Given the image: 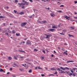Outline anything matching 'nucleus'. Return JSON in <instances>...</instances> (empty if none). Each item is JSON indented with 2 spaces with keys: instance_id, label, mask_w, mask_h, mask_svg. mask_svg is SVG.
Instances as JSON below:
<instances>
[{
  "instance_id": "obj_1",
  "label": "nucleus",
  "mask_w": 77,
  "mask_h": 77,
  "mask_svg": "<svg viewBox=\"0 0 77 77\" xmlns=\"http://www.w3.org/2000/svg\"><path fill=\"white\" fill-rule=\"evenodd\" d=\"M45 36H46V38H48V39H50V37L52 35L49 33H48V34H45Z\"/></svg>"
},
{
  "instance_id": "obj_2",
  "label": "nucleus",
  "mask_w": 77,
  "mask_h": 77,
  "mask_svg": "<svg viewBox=\"0 0 77 77\" xmlns=\"http://www.w3.org/2000/svg\"><path fill=\"white\" fill-rule=\"evenodd\" d=\"M60 69H62L63 70H65V69H68V70H69V69L67 67L63 68L62 67H60Z\"/></svg>"
},
{
  "instance_id": "obj_3",
  "label": "nucleus",
  "mask_w": 77,
  "mask_h": 77,
  "mask_svg": "<svg viewBox=\"0 0 77 77\" xmlns=\"http://www.w3.org/2000/svg\"><path fill=\"white\" fill-rule=\"evenodd\" d=\"M26 44L28 45H31V44H32V43H31V42H30V40H28L27 41Z\"/></svg>"
},
{
  "instance_id": "obj_4",
  "label": "nucleus",
  "mask_w": 77,
  "mask_h": 77,
  "mask_svg": "<svg viewBox=\"0 0 77 77\" xmlns=\"http://www.w3.org/2000/svg\"><path fill=\"white\" fill-rule=\"evenodd\" d=\"M25 25H26V22H24V23H23L21 24V27H24Z\"/></svg>"
},
{
  "instance_id": "obj_5",
  "label": "nucleus",
  "mask_w": 77,
  "mask_h": 77,
  "mask_svg": "<svg viewBox=\"0 0 77 77\" xmlns=\"http://www.w3.org/2000/svg\"><path fill=\"white\" fill-rule=\"evenodd\" d=\"M18 4L20 5L19 7H21V6H24L25 5V4H23V3H18Z\"/></svg>"
},
{
  "instance_id": "obj_6",
  "label": "nucleus",
  "mask_w": 77,
  "mask_h": 77,
  "mask_svg": "<svg viewBox=\"0 0 77 77\" xmlns=\"http://www.w3.org/2000/svg\"><path fill=\"white\" fill-rule=\"evenodd\" d=\"M22 2H23V3H25L27 5H28V4H29L28 2L24 1V0H23Z\"/></svg>"
},
{
  "instance_id": "obj_7",
  "label": "nucleus",
  "mask_w": 77,
  "mask_h": 77,
  "mask_svg": "<svg viewBox=\"0 0 77 77\" xmlns=\"http://www.w3.org/2000/svg\"><path fill=\"white\" fill-rule=\"evenodd\" d=\"M64 17L65 18H66L67 20H69L68 19V18H70V17H68V16H65Z\"/></svg>"
},
{
  "instance_id": "obj_8",
  "label": "nucleus",
  "mask_w": 77,
  "mask_h": 77,
  "mask_svg": "<svg viewBox=\"0 0 77 77\" xmlns=\"http://www.w3.org/2000/svg\"><path fill=\"white\" fill-rule=\"evenodd\" d=\"M39 23H47V21L45 20H44V21L39 22Z\"/></svg>"
},
{
  "instance_id": "obj_9",
  "label": "nucleus",
  "mask_w": 77,
  "mask_h": 77,
  "mask_svg": "<svg viewBox=\"0 0 77 77\" xmlns=\"http://www.w3.org/2000/svg\"><path fill=\"white\" fill-rule=\"evenodd\" d=\"M54 30V29H48V31L49 32H53Z\"/></svg>"
},
{
  "instance_id": "obj_10",
  "label": "nucleus",
  "mask_w": 77,
  "mask_h": 77,
  "mask_svg": "<svg viewBox=\"0 0 77 77\" xmlns=\"http://www.w3.org/2000/svg\"><path fill=\"white\" fill-rule=\"evenodd\" d=\"M12 66H13V67H15V66H17V67H18V65H17V64H13L12 65Z\"/></svg>"
},
{
  "instance_id": "obj_11",
  "label": "nucleus",
  "mask_w": 77,
  "mask_h": 77,
  "mask_svg": "<svg viewBox=\"0 0 77 77\" xmlns=\"http://www.w3.org/2000/svg\"><path fill=\"white\" fill-rule=\"evenodd\" d=\"M60 71H61V72H60V74H62V73H65V72H66V71L64 72V71H63L62 70H61Z\"/></svg>"
},
{
  "instance_id": "obj_12",
  "label": "nucleus",
  "mask_w": 77,
  "mask_h": 77,
  "mask_svg": "<svg viewBox=\"0 0 77 77\" xmlns=\"http://www.w3.org/2000/svg\"><path fill=\"white\" fill-rule=\"evenodd\" d=\"M23 14H24V13H23V12H21L20 13H17V14H20V15H23Z\"/></svg>"
},
{
  "instance_id": "obj_13",
  "label": "nucleus",
  "mask_w": 77,
  "mask_h": 77,
  "mask_svg": "<svg viewBox=\"0 0 77 77\" xmlns=\"http://www.w3.org/2000/svg\"><path fill=\"white\" fill-rule=\"evenodd\" d=\"M19 52H22V53L24 52V53H26V52H25V51H23L22 50H19Z\"/></svg>"
},
{
  "instance_id": "obj_14",
  "label": "nucleus",
  "mask_w": 77,
  "mask_h": 77,
  "mask_svg": "<svg viewBox=\"0 0 77 77\" xmlns=\"http://www.w3.org/2000/svg\"><path fill=\"white\" fill-rule=\"evenodd\" d=\"M70 62H74V61L72 60H69L66 62V63H69Z\"/></svg>"
},
{
  "instance_id": "obj_15",
  "label": "nucleus",
  "mask_w": 77,
  "mask_h": 77,
  "mask_svg": "<svg viewBox=\"0 0 77 77\" xmlns=\"http://www.w3.org/2000/svg\"><path fill=\"white\" fill-rule=\"evenodd\" d=\"M51 17H54L55 16V14H53V13H51Z\"/></svg>"
},
{
  "instance_id": "obj_16",
  "label": "nucleus",
  "mask_w": 77,
  "mask_h": 77,
  "mask_svg": "<svg viewBox=\"0 0 77 77\" xmlns=\"http://www.w3.org/2000/svg\"><path fill=\"white\" fill-rule=\"evenodd\" d=\"M16 36H19L20 35V33H16Z\"/></svg>"
},
{
  "instance_id": "obj_17",
  "label": "nucleus",
  "mask_w": 77,
  "mask_h": 77,
  "mask_svg": "<svg viewBox=\"0 0 77 77\" xmlns=\"http://www.w3.org/2000/svg\"><path fill=\"white\" fill-rule=\"evenodd\" d=\"M19 70L21 72H23V71H24V70H23V68L19 69Z\"/></svg>"
},
{
  "instance_id": "obj_18",
  "label": "nucleus",
  "mask_w": 77,
  "mask_h": 77,
  "mask_svg": "<svg viewBox=\"0 0 77 77\" xmlns=\"http://www.w3.org/2000/svg\"><path fill=\"white\" fill-rule=\"evenodd\" d=\"M52 29H55V28H56V29H57V27L54 26H52Z\"/></svg>"
},
{
  "instance_id": "obj_19",
  "label": "nucleus",
  "mask_w": 77,
  "mask_h": 77,
  "mask_svg": "<svg viewBox=\"0 0 77 77\" xmlns=\"http://www.w3.org/2000/svg\"><path fill=\"white\" fill-rule=\"evenodd\" d=\"M63 54H65L67 56H68V54L67 53L65 52H64Z\"/></svg>"
},
{
  "instance_id": "obj_20",
  "label": "nucleus",
  "mask_w": 77,
  "mask_h": 77,
  "mask_svg": "<svg viewBox=\"0 0 77 77\" xmlns=\"http://www.w3.org/2000/svg\"><path fill=\"white\" fill-rule=\"evenodd\" d=\"M13 59H15L16 60H18V58L17 57H16L15 56H14V57L13 58Z\"/></svg>"
},
{
  "instance_id": "obj_21",
  "label": "nucleus",
  "mask_w": 77,
  "mask_h": 77,
  "mask_svg": "<svg viewBox=\"0 0 77 77\" xmlns=\"http://www.w3.org/2000/svg\"><path fill=\"white\" fill-rule=\"evenodd\" d=\"M34 51H38V50L36 49H34Z\"/></svg>"
},
{
  "instance_id": "obj_22",
  "label": "nucleus",
  "mask_w": 77,
  "mask_h": 77,
  "mask_svg": "<svg viewBox=\"0 0 77 77\" xmlns=\"http://www.w3.org/2000/svg\"><path fill=\"white\" fill-rule=\"evenodd\" d=\"M3 69H0V72H3Z\"/></svg>"
},
{
  "instance_id": "obj_23",
  "label": "nucleus",
  "mask_w": 77,
  "mask_h": 77,
  "mask_svg": "<svg viewBox=\"0 0 77 77\" xmlns=\"http://www.w3.org/2000/svg\"><path fill=\"white\" fill-rule=\"evenodd\" d=\"M5 18V17L3 16H0V18Z\"/></svg>"
},
{
  "instance_id": "obj_24",
  "label": "nucleus",
  "mask_w": 77,
  "mask_h": 77,
  "mask_svg": "<svg viewBox=\"0 0 77 77\" xmlns=\"http://www.w3.org/2000/svg\"><path fill=\"white\" fill-rule=\"evenodd\" d=\"M12 59V58L11 57H8V59L9 60H11V59Z\"/></svg>"
},
{
  "instance_id": "obj_25",
  "label": "nucleus",
  "mask_w": 77,
  "mask_h": 77,
  "mask_svg": "<svg viewBox=\"0 0 77 77\" xmlns=\"http://www.w3.org/2000/svg\"><path fill=\"white\" fill-rule=\"evenodd\" d=\"M69 37H71V36H72V37H74V35H70V34H69Z\"/></svg>"
},
{
  "instance_id": "obj_26",
  "label": "nucleus",
  "mask_w": 77,
  "mask_h": 77,
  "mask_svg": "<svg viewBox=\"0 0 77 77\" xmlns=\"http://www.w3.org/2000/svg\"><path fill=\"white\" fill-rule=\"evenodd\" d=\"M12 32L13 33H16V32H15V31L14 30H13Z\"/></svg>"
},
{
  "instance_id": "obj_27",
  "label": "nucleus",
  "mask_w": 77,
  "mask_h": 77,
  "mask_svg": "<svg viewBox=\"0 0 77 77\" xmlns=\"http://www.w3.org/2000/svg\"><path fill=\"white\" fill-rule=\"evenodd\" d=\"M22 66H24V67H26V64H25V65H24V64H22Z\"/></svg>"
},
{
  "instance_id": "obj_28",
  "label": "nucleus",
  "mask_w": 77,
  "mask_h": 77,
  "mask_svg": "<svg viewBox=\"0 0 77 77\" xmlns=\"http://www.w3.org/2000/svg\"><path fill=\"white\" fill-rule=\"evenodd\" d=\"M60 35H65V34H64V33H63L62 32V33H60Z\"/></svg>"
},
{
  "instance_id": "obj_29",
  "label": "nucleus",
  "mask_w": 77,
  "mask_h": 77,
  "mask_svg": "<svg viewBox=\"0 0 77 77\" xmlns=\"http://www.w3.org/2000/svg\"><path fill=\"white\" fill-rule=\"evenodd\" d=\"M72 75V73L70 72L69 73V75L71 76Z\"/></svg>"
},
{
  "instance_id": "obj_30",
  "label": "nucleus",
  "mask_w": 77,
  "mask_h": 77,
  "mask_svg": "<svg viewBox=\"0 0 77 77\" xmlns=\"http://www.w3.org/2000/svg\"><path fill=\"white\" fill-rule=\"evenodd\" d=\"M57 69L59 71H61V70H60V68H58V69Z\"/></svg>"
},
{
  "instance_id": "obj_31",
  "label": "nucleus",
  "mask_w": 77,
  "mask_h": 77,
  "mask_svg": "<svg viewBox=\"0 0 77 77\" xmlns=\"http://www.w3.org/2000/svg\"><path fill=\"white\" fill-rule=\"evenodd\" d=\"M15 3H16V2H17V3H18V1L17 0H15V2H14Z\"/></svg>"
},
{
  "instance_id": "obj_32",
  "label": "nucleus",
  "mask_w": 77,
  "mask_h": 77,
  "mask_svg": "<svg viewBox=\"0 0 77 77\" xmlns=\"http://www.w3.org/2000/svg\"><path fill=\"white\" fill-rule=\"evenodd\" d=\"M38 69H42V68H40V67H38Z\"/></svg>"
},
{
  "instance_id": "obj_33",
  "label": "nucleus",
  "mask_w": 77,
  "mask_h": 77,
  "mask_svg": "<svg viewBox=\"0 0 77 77\" xmlns=\"http://www.w3.org/2000/svg\"><path fill=\"white\" fill-rule=\"evenodd\" d=\"M57 12H62V11H61V10L60 11H57Z\"/></svg>"
},
{
  "instance_id": "obj_34",
  "label": "nucleus",
  "mask_w": 77,
  "mask_h": 77,
  "mask_svg": "<svg viewBox=\"0 0 77 77\" xmlns=\"http://www.w3.org/2000/svg\"><path fill=\"white\" fill-rule=\"evenodd\" d=\"M51 75H52V76H54V75L53 74H51L49 75V76H51Z\"/></svg>"
},
{
  "instance_id": "obj_35",
  "label": "nucleus",
  "mask_w": 77,
  "mask_h": 77,
  "mask_svg": "<svg viewBox=\"0 0 77 77\" xmlns=\"http://www.w3.org/2000/svg\"><path fill=\"white\" fill-rule=\"evenodd\" d=\"M70 28H71V29H74V27H70Z\"/></svg>"
},
{
  "instance_id": "obj_36",
  "label": "nucleus",
  "mask_w": 77,
  "mask_h": 77,
  "mask_svg": "<svg viewBox=\"0 0 77 77\" xmlns=\"http://www.w3.org/2000/svg\"><path fill=\"white\" fill-rule=\"evenodd\" d=\"M14 13H16V12H17V11L16 10H14Z\"/></svg>"
},
{
  "instance_id": "obj_37",
  "label": "nucleus",
  "mask_w": 77,
  "mask_h": 77,
  "mask_svg": "<svg viewBox=\"0 0 77 77\" xmlns=\"http://www.w3.org/2000/svg\"><path fill=\"white\" fill-rule=\"evenodd\" d=\"M60 7H64V5H61L60 6Z\"/></svg>"
},
{
  "instance_id": "obj_38",
  "label": "nucleus",
  "mask_w": 77,
  "mask_h": 77,
  "mask_svg": "<svg viewBox=\"0 0 77 77\" xmlns=\"http://www.w3.org/2000/svg\"><path fill=\"white\" fill-rule=\"evenodd\" d=\"M32 72V69H30L29 70L28 72L30 73V72Z\"/></svg>"
},
{
  "instance_id": "obj_39",
  "label": "nucleus",
  "mask_w": 77,
  "mask_h": 77,
  "mask_svg": "<svg viewBox=\"0 0 77 77\" xmlns=\"http://www.w3.org/2000/svg\"><path fill=\"white\" fill-rule=\"evenodd\" d=\"M72 75H73L74 77H75V73H73L72 74Z\"/></svg>"
},
{
  "instance_id": "obj_40",
  "label": "nucleus",
  "mask_w": 77,
  "mask_h": 77,
  "mask_svg": "<svg viewBox=\"0 0 77 77\" xmlns=\"http://www.w3.org/2000/svg\"><path fill=\"white\" fill-rule=\"evenodd\" d=\"M25 7L24 6H22V9H24Z\"/></svg>"
},
{
  "instance_id": "obj_41",
  "label": "nucleus",
  "mask_w": 77,
  "mask_h": 77,
  "mask_svg": "<svg viewBox=\"0 0 77 77\" xmlns=\"http://www.w3.org/2000/svg\"><path fill=\"white\" fill-rule=\"evenodd\" d=\"M19 57H20V58H22V59H23L24 58V57L20 56Z\"/></svg>"
},
{
  "instance_id": "obj_42",
  "label": "nucleus",
  "mask_w": 77,
  "mask_h": 77,
  "mask_svg": "<svg viewBox=\"0 0 77 77\" xmlns=\"http://www.w3.org/2000/svg\"><path fill=\"white\" fill-rule=\"evenodd\" d=\"M41 75L42 76V77H44V76H45V75H44V74H41Z\"/></svg>"
},
{
  "instance_id": "obj_43",
  "label": "nucleus",
  "mask_w": 77,
  "mask_h": 77,
  "mask_svg": "<svg viewBox=\"0 0 77 77\" xmlns=\"http://www.w3.org/2000/svg\"><path fill=\"white\" fill-rule=\"evenodd\" d=\"M42 52L44 53H45V51H44V50H43L42 51Z\"/></svg>"
},
{
  "instance_id": "obj_44",
  "label": "nucleus",
  "mask_w": 77,
  "mask_h": 77,
  "mask_svg": "<svg viewBox=\"0 0 77 77\" xmlns=\"http://www.w3.org/2000/svg\"><path fill=\"white\" fill-rule=\"evenodd\" d=\"M57 72L56 71L55 73H54V74H57Z\"/></svg>"
},
{
  "instance_id": "obj_45",
  "label": "nucleus",
  "mask_w": 77,
  "mask_h": 77,
  "mask_svg": "<svg viewBox=\"0 0 77 77\" xmlns=\"http://www.w3.org/2000/svg\"><path fill=\"white\" fill-rule=\"evenodd\" d=\"M71 72H72V73H74V71H72V70H70Z\"/></svg>"
},
{
  "instance_id": "obj_46",
  "label": "nucleus",
  "mask_w": 77,
  "mask_h": 77,
  "mask_svg": "<svg viewBox=\"0 0 77 77\" xmlns=\"http://www.w3.org/2000/svg\"><path fill=\"white\" fill-rule=\"evenodd\" d=\"M73 70H74V71L75 70V69H77L76 68H73Z\"/></svg>"
},
{
  "instance_id": "obj_47",
  "label": "nucleus",
  "mask_w": 77,
  "mask_h": 77,
  "mask_svg": "<svg viewBox=\"0 0 77 77\" xmlns=\"http://www.w3.org/2000/svg\"><path fill=\"white\" fill-rule=\"evenodd\" d=\"M41 1H42V2H46V1L44 0H41Z\"/></svg>"
},
{
  "instance_id": "obj_48",
  "label": "nucleus",
  "mask_w": 77,
  "mask_h": 77,
  "mask_svg": "<svg viewBox=\"0 0 77 77\" xmlns=\"http://www.w3.org/2000/svg\"><path fill=\"white\" fill-rule=\"evenodd\" d=\"M64 45H67V44H66V43H64Z\"/></svg>"
},
{
  "instance_id": "obj_49",
  "label": "nucleus",
  "mask_w": 77,
  "mask_h": 77,
  "mask_svg": "<svg viewBox=\"0 0 77 77\" xmlns=\"http://www.w3.org/2000/svg\"><path fill=\"white\" fill-rule=\"evenodd\" d=\"M75 44L76 45H77V42H75Z\"/></svg>"
},
{
  "instance_id": "obj_50",
  "label": "nucleus",
  "mask_w": 77,
  "mask_h": 77,
  "mask_svg": "<svg viewBox=\"0 0 77 77\" xmlns=\"http://www.w3.org/2000/svg\"><path fill=\"white\" fill-rule=\"evenodd\" d=\"M75 4H76V3H77V1H75Z\"/></svg>"
},
{
  "instance_id": "obj_51",
  "label": "nucleus",
  "mask_w": 77,
  "mask_h": 77,
  "mask_svg": "<svg viewBox=\"0 0 77 77\" xmlns=\"http://www.w3.org/2000/svg\"><path fill=\"white\" fill-rule=\"evenodd\" d=\"M51 70H54V68H51Z\"/></svg>"
},
{
  "instance_id": "obj_52",
  "label": "nucleus",
  "mask_w": 77,
  "mask_h": 77,
  "mask_svg": "<svg viewBox=\"0 0 77 77\" xmlns=\"http://www.w3.org/2000/svg\"><path fill=\"white\" fill-rule=\"evenodd\" d=\"M29 1L31 2H33V1H32V0H30Z\"/></svg>"
},
{
  "instance_id": "obj_53",
  "label": "nucleus",
  "mask_w": 77,
  "mask_h": 77,
  "mask_svg": "<svg viewBox=\"0 0 77 77\" xmlns=\"http://www.w3.org/2000/svg\"><path fill=\"white\" fill-rule=\"evenodd\" d=\"M10 71H12V68H10Z\"/></svg>"
},
{
  "instance_id": "obj_54",
  "label": "nucleus",
  "mask_w": 77,
  "mask_h": 77,
  "mask_svg": "<svg viewBox=\"0 0 77 77\" xmlns=\"http://www.w3.org/2000/svg\"><path fill=\"white\" fill-rule=\"evenodd\" d=\"M42 59H44V57H42Z\"/></svg>"
},
{
  "instance_id": "obj_55",
  "label": "nucleus",
  "mask_w": 77,
  "mask_h": 77,
  "mask_svg": "<svg viewBox=\"0 0 77 77\" xmlns=\"http://www.w3.org/2000/svg\"><path fill=\"white\" fill-rule=\"evenodd\" d=\"M8 36H11V35L10 34H9V35H8Z\"/></svg>"
},
{
  "instance_id": "obj_56",
  "label": "nucleus",
  "mask_w": 77,
  "mask_h": 77,
  "mask_svg": "<svg viewBox=\"0 0 77 77\" xmlns=\"http://www.w3.org/2000/svg\"><path fill=\"white\" fill-rule=\"evenodd\" d=\"M74 18H75L76 19L77 18V17H74Z\"/></svg>"
},
{
  "instance_id": "obj_57",
  "label": "nucleus",
  "mask_w": 77,
  "mask_h": 77,
  "mask_svg": "<svg viewBox=\"0 0 77 77\" xmlns=\"http://www.w3.org/2000/svg\"><path fill=\"white\" fill-rule=\"evenodd\" d=\"M10 73L9 72H8L7 73V74H9Z\"/></svg>"
},
{
  "instance_id": "obj_58",
  "label": "nucleus",
  "mask_w": 77,
  "mask_h": 77,
  "mask_svg": "<svg viewBox=\"0 0 77 77\" xmlns=\"http://www.w3.org/2000/svg\"><path fill=\"white\" fill-rule=\"evenodd\" d=\"M51 57H54V55L52 54L51 55Z\"/></svg>"
},
{
  "instance_id": "obj_59",
  "label": "nucleus",
  "mask_w": 77,
  "mask_h": 77,
  "mask_svg": "<svg viewBox=\"0 0 77 77\" xmlns=\"http://www.w3.org/2000/svg\"><path fill=\"white\" fill-rule=\"evenodd\" d=\"M45 69L46 70L48 69L47 67H45Z\"/></svg>"
},
{
  "instance_id": "obj_60",
  "label": "nucleus",
  "mask_w": 77,
  "mask_h": 77,
  "mask_svg": "<svg viewBox=\"0 0 77 77\" xmlns=\"http://www.w3.org/2000/svg\"><path fill=\"white\" fill-rule=\"evenodd\" d=\"M54 53H56V51H54Z\"/></svg>"
},
{
  "instance_id": "obj_61",
  "label": "nucleus",
  "mask_w": 77,
  "mask_h": 77,
  "mask_svg": "<svg viewBox=\"0 0 77 77\" xmlns=\"http://www.w3.org/2000/svg\"><path fill=\"white\" fill-rule=\"evenodd\" d=\"M74 14H75V15H77V13H76V12H75Z\"/></svg>"
},
{
  "instance_id": "obj_62",
  "label": "nucleus",
  "mask_w": 77,
  "mask_h": 77,
  "mask_svg": "<svg viewBox=\"0 0 77 77\" xmlns=\"http://www.w3.org/2000/svg\"><path fill=\"white\" fill-rule=\"evenodd\" d=\"M5 35H8V33H5Z\"/></svg>"
},
{
  "instance_id": "obj_63",
  "label": "nucleus",
  "mask_w": 77,
  "mask_h": 77,
  "mask_svg": "<svg viewBox=\"0 0 77 77\" xmlns=\"http://www.w3.org/2000/svg\"><path fill=\"white\" fill-rule=\"evenodd\" d=\"M50 9V8H47V9H48V10H49V9Z\"/></svg>"
},
{
  "instance_id": "obj_64",
  "label": "nucleus",
  "mask_w": 77,
  "mask_h": 77,
  "mask_svg": "<svg viewBox=\"0 0 77 77\" xmlns=\"http://www.w3.org/2000/svg\"><path fill=\"white\" fill-rule=\"evenodd\" d=\"M75 66L76 67H77V66L76 65H75Z\"/></svg>"
}]
</instances>
